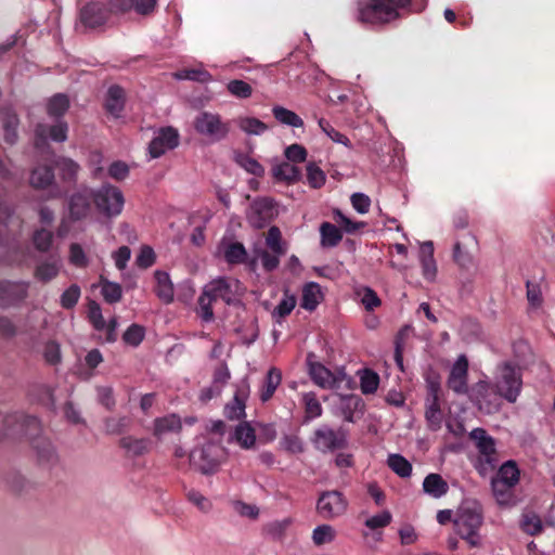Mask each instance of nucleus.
I'll return each mask as SVG.
<instances>
[{
  "label": "nucleus",
  "mask_w": 555,
  "mask_h": 555,
  "mask_svg": "<svg viewBox=\"0 0 555 555\" xmlns=\"http://www.w3.org/2000/svg\"><path fill=\"white\" fill-rule=\"evenodd\" d=\"M425 420L430 430L437 431L441 428L443 414L440 408L439 400H426Z\"/></svg>",
  "instance_id": "nucleus-31"
},
{
  "label": "nucleus",
  "mask_w": 555,
  "mask_h": 555,
  "mask_svg": "<svg viewBox=\"0 0 555 555\" xmlns=\"http://www.w3.org/2000/svg\"><path fill=\"white\" fill-rule=\"evenodd\" d=\"M154 275L156 280L155 293L157 297L165 304H170L173 300V286L170 282L169 274L158 270Z\"/></svg>",
  "instance_id": "nucleus-28"
},
{
  "label": "nucleus",
  "mask_w": 555,
  "mask_h": 555,
  "mask_svg": "<svg viewBox=\"0 0 555 555\" xmlns=\"http://www.w3.org/2000/svg\"><path fill=\"white\" fill-rule=\"evenodd\" d=\"M156 256L152 247L144 245L141 247L139 255L135 258V263L142 269H147L155 263Z\"/></svg>",
  "instance_id": "nucleus-63"
},
{
  "label": "nucleus",
  "mask_w": 555,
  "mask_h": 555,
  "mask_svg": "<svg viewBox=\"0 0 555 555\" xmlns=\"http://www.w3.org/2000/svg\"><path fill=\"white\" fill-rule=\"evenodd\" d=\"M411 0H369L359 2L357 20L360 23L386 24L400 17L399 9L410 4Z\"/></svg>",
  "instance_id": "nucleus-2"
},
{
  "label": "nucleus",
  "mask_w": 555,
  "mask_h": 555,
  "mask_svg": "<svg viewBox=\"0 0 555 555\" xmlns=\"http://www.w3.org/2000/svg\"><path fill=\"white\" fill-rule=\"evenodd\" d=\"M469 436L476 441L480 464L486 465V468L494 469L499 463L494 439L483 428L473 429Z\"/></svg>",
  "instance_id": "nucleus-11"
},
{
  "label": "nucleus",
  "mask_w": 555,
  "mask_h": 555,
  "mask_svg": "<svg viewBox=\"0 0 555 555\" xmlns=\"http://www.w3.org/2000/svg\"><path fill=\"white\" fill-rule=\"evenodd\" d=\"M509 483L500 481L495 478L491 480L492 493L501 505H508L513 503V488Z\"/></svg>",
  "instance_id": "nucleus-40"
},
{
  "label": "nucleus",
  "mask_w": 555,
  "mask_h": 555,
  "mask_svg": "<svg viewBox=\"0 0 555 555\" xmlns=\"http://www.w3.org/2000/svg\"><path fill=\"white\" fill-rule=\"evenodd\" d=\"M483 517L480 511L470 507H461L453 520L456 533L465 540L470 547H481L482 538L479 530Z\"/></svg>",
  "instance_id": "nucleus-3"
},
{
  "label": "nucleus",
  "mask_w": 555,
  "mask_h": 555,
  "mask_svg": "<svg viewBox=\"0 0 555 555\" xmlns=\"http://www.w3.org/2000/svg\"><path fill=\"white\" fill-rule=\"evenodd\" d=\"M490 393V384L486 380H479L472 389V399L476 402L480 410L483 409V404Z\"/></svg>",
  "instance_id": "nucleus-59"
},
{
  "label": "nucleus",
  "mask_w": 555,
  "mask_h": 555,
  "mask_svg": "<svg viewBox=\"0 0 555 555\" xmlns=\"http://www.w3.org/2000/svg\"><path fill=\"white\" fill-rule=\"evenodd\" d=\"M266 248L283 256L287 253V243L283 240L282 232L276 225L269 228L264 237Z\"/></svg>",
  "instance_id": "nucleus-33"
},
{
  "label": "nucleus",
  "mask_w": 555,
  "mask_h": 555,
  "mask_svg": "<svg viewBox=\"0 0 555 555\" xmlns=\"http://www.w3.org/2000/svg\"><path fill=\"white\" fill-rule=\"evenodd\" d=\"M307 180L311 188L320 189L324 185L326 176L324 171L314 163H309L307 165Z\"/></svg>",
  "instance_id": "nucleus-56"
},
{
  "label": "nucleus",
  "mask_w": 555,
  "mask_h": 555,
  "mask_svg": "<svg viewBox=\"0 0 555 555\" xmlns=\"http://www.w3.org/2000/svg\"><path fill=\"white\" fill-rule=\"evenodd\" d=\"M96 208L107 217L117 216L124 207V195L121 191L111 184H105L93 194Z\"/></svg>",
  "instance_id": "nucleus-7"
},
{
  "label": "nucleus",
  "mask_w": 555,
  "mask_h": 555,
  "mask_svg": "<svg viewBox=\"0 0 555 555\" xmlns=\"http://www.w3.org/2000/svg\"><path fill=\"white\" fill-rule=\"evenodd\" d=\"M105 431L108 435H121L131 426V420L128 416L107 417L104 420Z\"/></svg>",
  "instance_id": "nucleus-46"
},
{
  "label": "nucleus",
  "mask_w": 555,
  "mask_h": 555,
  "mask_svg": "<svg viewBox=\"0 0 555 555\" xmlns=\"http://www.w3.org/2000/svg\"><path fill=\"white\" fill-rule=\"evenodd\" d=\"M28 287L27 282L2 283V306L22 302L28 295Z\"/></svg>",
  "instance_id": "nucleus-20"
},
{
  "label": "nucleus",
  "mask_w": 555,
  "mask_h": 555,
  "mask_svg": "<svg viewBox=\"0 0 555 555\" xmlns=\"http://www.w3.org/2000/svg\"><path fill=\"white\" fill-rule=\"evenodd\" d=\"M248 385L244 383L235 392L233 400L224 408V415L229 420H241L245 417V400L248 396Z\"/></svg>",
  "instance_id": "nucleus-21"
},
{
  "label": "nucleus",
  "mask_w": 555,
  "mask_h": 555,
  "mask_svg": "<svg viewBox=\"0 0 555 555\" xmlns=\"http://www.w3.org/2000/svg\"><path fill=\"white\" fill-rule=\"evenodd\" d=\"M321 245L323 247H335L343 238L341 231L330 222H323L320 227Z\"/></svg>",
  "instance_id": "nucleus-37"
},
{
  "label": "nucleus",
  "mask_w": 555,
  "mask_h": 555,
  "mask_svg": "<svg viewBox=\"0 0 555 555\" xmlns=\"http://www.w3.org/2000/svg\"><path fill=\"white\" fill-rule=\"evenodd\" d=\"M272 114L274 118L283 125L292 126L295 128H300L304 126V120L295 112L283 106H274L272 108Z\"/></svg>",
  "instance_id": "nucleus-42"
},
{
  "label": "nucleus",
  "mask_w": 555,
  "mask_h": 555,
  "mask_svg": "<svg viewBox=\"0 0 555 555\" xmlns=\"http://www.w3.org/2000/svg\"><path fill=\"white\" fill-rule=\"evenodd\" d=\"M61 178L65 182H75L79 170V165L70 158L62 157L55 162Z\"/></svg>",
  "instance_id": "nucleus-43"
},
{
  "label": "nucleus",
  "mask_w": 555,
  "mask_h": 555,
  "mask_svg": "<svg viewBox=\"0 0 555 555\" xmlns=\"http://www.w3.org/2000/svg\"><path fill=\"white\" fill-rule=\"evenodd\" d=\"M522 386L520 369L506 362L500 366L495 382L496 392L508 402H515Z\"/></svg>",
  "instance_id": "nucleus-6"
},
{
  "label": "nucleus",
  "mask_w": 555,
  "mask_h": 555,
  "mask_svg": "<svg viewBox=\"0 0 555 555\" xmlns=\"http://www.w3.org/2000/svg\"><path fill=\"white\" fill-rule=\"evenodd\" d=\"M68 125L64 120H56L54 125L38 124L35 128L36 145L44 144L48 139L55 142L67 140Z\"/></svg>",
  "instance_id": "nucleus-14"
},
{
  "label": "nucleus",
  "mask_w": 555,
  "mask_h": 555,
  "mask_svg": "<svg viewBox=\"0 0 555 555\" xmlns=\"http://www.w3.org/2000/svg\"><path fill=\"white\" fill-rule=\"evenodd\" d=\"M319 126L322 131L334 142L344 144L347 147L351 146L350 140L339 131H337L327 120L324 118L319 119Z\"/></svg>",
  "instance_id": "nucleus-57"
},
{
  "label": "nucleus",
  "mask_w": 555,
  "mask_h": 555,
  "mask_svg": "<svg viewBox=\"0 0 555 555\" xmlns=\"http://www.w3.org/2000/svg\"><path fill=\"white\" fill-rule=\"evenodd\" d=\"M323 300L321 287L315 282H309L302 287L301 307L308 311H313Z\"/></svg>",
  "instance_id": "nucleus-26"
},
{
  "label": "nucleus",
  "mask_w": 555,
  "mask_h": 555,
  "mask_svg": "<svg viewBox=\"0 0 555 555\" xmlns=\"http://www.w3.org/2000/svg\"><path fill=\"white\" fill-rule=\"evenodd\" d=\"M80 298V287L77 284H72L66 291L61 295V306L64 309L74 308Z\"/></svg>",
  "instance_id": "nucleus-60"
},
{
  "label": "nucleus",
  "mask_w": 555,
  "mask_h": 555,
  "mask_svg": "<svg viewBox=\"0 0 555 555\" xmlns=\"http://www.w3.org/2000/svg\"><path fill=\"white\" fill-rule=\"evenodd\" d=\"M224 459V449L214 442H207L201 448L194 449L190 454L193 466L204 475L216 473Z\"/></svg>",
  "instance_id": "nucleus-4"
},
{
  "label": "nucleus",
  "mask_w": 555,
  "mask_h": 555,
  "mask_svg": "<svg viewBox=\"0 0 555 555\" xmlns=\"http://www.w3.org/2000/svg\"><path fill=\"white\" fill-rule=\"evenodd\" d=\"M392 516L389 511H383L365 520V526L371 530L384 528L391 522Z\"/></svg>",
  "instance_id": "nucleus-64"
},
{
  "label": "nucleus",
  "mask_w": 555,
  "mask_h": 555,
  "mask_svg": "<svg viewBox=\"0 0 555 555\" xmlns=\"http://www.w3.org/2000/svg\"><path fill=\"white\" fill-rule=\"evenodd\" d=\"M144 335L145 331L143 326L131 324L122 334V340L131 347H138L144 339Z\"/></svg>",
  "instance_id": "nucleus-55"
},
{
  "label": "nucleus",
  "mask_w": 555,
  "mask_h": 555,
  "mask_svg": "<svg viewBox=\"0 0 555 555\" xmlns=\"http://www.w3.org/2000/svg\"><path fill=\"white\" fill-rule=\"evenodd\" d=\"M310 375L312 380L322 388H332L336 383L333 373L320 363L311 364Z\"/></svg>",
  "instance_id": "nucleus-35"
},
{
  "label": "nucleus",
  "mask_w": 555,
  "mask_h": 555,
  "mask_svg": "<svg viewBox=\"0 0 555 555\" xmlns=\"http://www.w3.org/2000/svg\"><path fill=\"white\" fill-rule=\"evenodd\" d=\"M279 211L275 203L267 197L255 199L247 211V221L254 229H262L275 219Z\"/></svg>",
  "instance_id": "nucleus-8"
},
{
  "label": "nucleus",
  "mask_w": 555,
  "mask_h": 555,
  "mask_svg": "<svg viewBox=\"0 0 555 555\" xmlns=\"http://www.w3.org/2000/svg\"><path fill=\"white\" fill-rule=\"evenodd\" d=\"M253 253L255 259L260 260L261 266L266 272H273L276 270L280 266V258L283 257L281 254L264 249L262 247L254 248Z\"/></svg>",
  "instance_id": "nucleus-36"
},
{
  "label": "nucleus",
  "mask_w": 555,
  "mask_h": 555,
  "mask_svg": "<svg viewBox=\"0 0 555 555\" xmlns=\"http://www.w3.org/2000/svg\"><path fill=\"white\" fill-rule=\"evenodd\" d=\"M69 99L64 93H56L48 100L47 114L56 120L68 111Z\"/></svg>",
  "instance_id": "nucleus-34"
},
{
  "label": "nucleus",
  "mask_w": 555,
  "mask_h": 555,
  "mask_svg": "<svg viewBox=\"0 0 555 555\" xmlns=\"http://www.w3.org/2000/svg\"><path fill=\"white\" fill-rule=\"evenodd\" d=\"M3 424L5 428L2 429V436L26 437L38 466L52 469L59 464L56 449L50 439L42 435L41 423L37 417L14 413L7 415Z\"/></svg>",
  "instance_id": "nucleus-1"
},
{
  "label": "nucleus",
  "mask_w": 555,
  "mask_h": 555,
  "mask_svg": "<svg viewBox=\"0 0 555 555\" xmlns=\"http://www.w3.org/2000/svg\"><path fill=\"white\" fill-rule=\"evenodd\" d=\"M91 198L93 194L88 190L83 189L74 193L68 201L69 218L73 221H78L86 218L90 211Z\"/></svg>",
  "instance_id": "nucleus-16"
},
{
  "label": "nucleus",
  "mask_w": 555,
  "mask_h": 555,
  "mask_svg": "<svg viewBox=\"0 0 555 555\" xmlns=\"http://www.w3.org/2000/svg\"><path fill=\"white\" fill-rule=\"evenodd\" d=\"M313 443L321 452L345 449L348 446L347 431L344 428L334 430L328 426H322L314 431Z\"/></svg>",
  "instance_id": "nucleus-9"
},
{
  "label": "nucleus",
  "mask_w": 555,
  "mask_h": 555,
  "mask_svg": "<svg viewBox=\"0 0 555 555\" xmlns=\"http://www.w3.org/2000/svg\"><path fill=\"white\" fill-rule=\"evenodd\" d=\"M237 125L247 134H260L268 129L264 122L255 117H242L237 120Z\"/></svg>",
  "instance_id": "nucleus-53"
},
{
  "label": "nucleus",
  "mask_w": 555,
  "mask_h": 555,
  "mask_svg": "<svg viewBox=\"0 0 555 555\" xmlns=\"http://www.w3.org/2000/svg\"><path fill=\"white\" fill-rule=\"evenodd\" d=\"M18 125L20 119L15 112L10 108L2 109V137L10 145L16 143L18 139Z\"/></svg>",
  "instance_id": "nucleus-25"
},
{
  "label": "nucleus",
  "mask_w": 555,
  "mask_h": 555,
  "mask_svg": "<svg viewBox=\"0 0 555 555\" xmlns=\"http://www.w3.org/2000/svg\"><path fill=\"white\" fill-rule=\"evenodd\" d=\"M348 502L341 492L337 490L324 491L317 502V512L325 519H333L343 515Z\"/></svg>",
  "instance_id": "nucleus-10"
},
{
  "label": "nucleus",
  "mask_w": 555,
  "mask_h": 555,
  "mask_svg": "<svg viewBox=\"0 0 555 555\" xmlns=\"http://www.w3.org/2000/svg\"><path fill=\"white\" fill-rule=\"evenodd\" d=\"M118 446L129 457H139L147 454L152 448L150 438H137L134 436H124L119 439Z\"/></svg>",
  "instance_id": "nucleus-18"
},
{
  "label": "nucleus",
  "mask_w": 555,
  "mask_h": 555,
  "mask_svg": "<svg viewBox=\"0 0 555 555\" xmlns=\"http://www.w3.org/2000/svg\"><path fill=\"white\" fill-rule=\"evenodd\" d=\"M193 127L199 135L210 142L222 141L230 132V124L222 121L220 115L210 112H201L194 118Z\"/></svg>",
  "instance_id": "nucleus-5"
},
{
  "label": "nucleus",
  "mask_w": 555,
  "mask_h": 555,
  "mask_svg": "<svg viewBox=\"0 0 555 555\" xmlns=\"http://www.w3.org/2000/svg\"><path fill=\"white\" fill-rule=\"evenodd\" d=\"M223 256L229 263H243L246 260L247 251L242 243L223 244Z\"/></svg>",
  "instance_id": "nucleus-44"
},
{
  "label": "nucleus",
  "mask_w": 555,
  "mask_h": 555,
  "mask_svg": "<svg viewBox=\"0 0 555 555\" xmlns=\"http://www.w3.org/2000/svg\"><path fill=\"white\" fill-rule=\"evenodd\" d=\"M379 385V376L376 372L365 369L360 375V388L364 395L374 393Z\"/></svg>",
  "instance_id": "nucleus-51"
},
{
  "label": "nucleus",
  "mask_w": 555,
  "mask_h": 555,
  "mask_svg": "<svg viewBox=\"0 0 555 555\" xmlns=\"http://www.w3.org/2000/svg\"><path fill=\"white\" fill-rule=\"evenodd\" d=\"M203 291L206 292L214 301L221 299L225 304L230 305L234 300L232 285L225 278H218L210 281L204 286Z\"/></svg>",
  "instance_id": "nucleus-19"
},
{
  "label": "nucleus",
  "mask_w": 555,
  "mask_h": 555,
  "mask_svg": "<svg viewBox=\"0 0 555 555\" xmlns=\"http://www.w3.org/2000/svg\"><path fill=\"white\" fill-rule=\"evenodd\" d=\"M61 267L60 257H50L36 266L34 276L42 283H48L59 275Z\"/></svg>",
  "instance_id": "nucleus-23"
},
{
  "label": "nucleus",
  "mask_w": 555,
  "mask_h": 555,
  "mask_svg": "<svg viewBox=\"0 0 555 555\" xmlns=\"http://www.w3.org/2000/svg\"><path fill=\"white\" fill-rule=\"evenodd\" d=\"M234 439L243 449H250L256 442L255 430L248 423H241L235 428Z\"/></svg>",
  "instance_id": "nucleus-41"
},
{
  "label": "nucleus",
  "mask_w": 555,
  "mask_h": 555,
  "mask_svg": "<svg viewBox=\"0 0 555 555\" xmlns=\"http://www.w3.org/2000/svg\"><path fill=\"white\" fill-rule=\"evenodd\" d=\"M235 162L238 166L244 168L247 172L262 177L264 175V168L259 162L247 154L240 153L235 156Z\"/></svg>",
  "instance_id": "nucleus-50"
},
{
  "label": "nucleus",
  "mask_w": 555,
  "mask_h": 555,
  "mask_svg": "<svg viewBox=\"0 0 555 555\" xmlns=\"http://www.w3.org/2000/svg\"><path fill=\"white\" fill-rule=\"evenodd\" d=\"M54 170L48 165L36 166L29 175V184L36 190H46L54 184Z\"/></svg>",
  "instance_id": "nucleus-22"
},
{
  "label": "nucleus",
  "mask_w": 555,
  "mask_h": 555,
  "mask_svg": "<svg viewBox=\"0 0 555 555\" xmlns=\"http://www.w3.org/2000/svg\"><path fill=\"white\" fill-rule=\"evenodd\" d=\"M272 173L276 180L285 181L287 183L299 181L301 176L300 170L296 166L286 162L275 166L272 169Z\"/></svg>",
  "instance_id": "nucleus-38"
},
{
  "label": "nucleus",
  "mask_w": 555,
  "mask_h": 555,
  "mask_svg": "<svg viewBox=\"0 0 555 555\" xmlns=\"http://www.w3.org/2000/svg\"><path fill=\"white\" fill-rule=\"evenodd\" d=\"M335 537V529L330 525L318 526L312 532L313 543L318 546L331 543Z\"/></svg>",
  "instance_id": "nucleus-54"
},
{
  "label": "nucleus",
  "mask_w": 555,
  "mask_h": 555,
  "mask_svg": "<svg viewBox=\"0 0 555 555\" xmlns=\"http://www.w3.org/2000/svg\"><path fill=\"white\" fill-rule=\"evenodd\" d=\"M53 242V232L46 229L40 228L35 230L33 234V244L35 248L40 253H47L50 250Z\"/></svg>",
  "instance_id": "nucleus-48"
},
{
  "label": "nucleus",
  "mask_w": 555,
  "mask_h": 555,
  "mask_svg": "<svg viewBox=\"0 0 555 555\" xmlns=\"http://www.w3.org/2000/svg\"><path fill=\"white\" fill-rule=\"evenodd\" d=\"M69 262L77 268H86L89 264L88 257L78 243H72L69 246Z\"/></svg>",
  "instance_id": "nucleus-61"
},
{
  "label": "nucleus",
  "mask_w": 555,
  "mask_h": 555,
  "mask_svg": "<svg viewBox=\"0 0 555 555\" xmlns=\"http://www.w3.org/2000/svg\"><path fill=\"white\" fill-rule=\"evenodd\" d=\"M520 528L527 534L537 535L542 532L543 525L539 515L533 512H527L521 516Z\"/></svg>",
  "instance_id": "nucleus-45"
},
{
  "label": "nucleus",
  "mask_w": 555,
  "mask_h": 555,
  "mask_svg": "<svg viewBox=\"0 0 555 555\" xmlns=\"http://www.w3.org/2000/svg\"><path fill=\"white\" fill-rule=\"evenodd\" d=\"M297 304V298L294 294L289 292L288 288L283 291V297L280 300L279 305L272 311V318L276 322H281L282 319L286 318L292 313Z\"/></svg>",
  "instance_id": "nucleus-32"
},
{
  "label": "nucleus",
  "mask_w": 555,
  "mask_h": 555,
  "mask_svg": "<svg viewBox=\"0 0 555 555\" xmlns=\"http://www.w3.org/2000/svg\"><path fill=\"white\" fill-rule=\"evenodd\" d=\"M125 105V92L119 86H111L107 90L105 107L114 116H118L124 109Z\"/></svg>",
  "instance_id": "nucleus-27"
},
{
  "label": "nucleus",
  "mask_w": 555,
  "mask_h": 555,
  "mask_svg": "<svg viewBox=\"0 0 555 555\" xmlns=\"http://www.w3.org/2000/svg\"><path fill=\"white\" fill-rule=\"evenodd\" d=\"M423 489L427 494L438 499L448 492L449 486L439 474L433 473L425 477Z\"/></svg>",
  "instance_id": "nucleus-30"
},
{
  "label": "nucleus",
  "mask_w": 555,
  "mask_h": 555,
  "mask_svg": "<svg viewBox=\"0 0 555 555\" xmlns=\"http://www.w3.org/2000/svg\"><path fill=\"white\" fill-rule=\"evenodd\" d=\"M101 293L108 304L118 302L122 296V289L118 283L111 282L103 278H101Z\"/></svg>",
  "instance_id": "nucleus-49"
},
{
  "label": "nucleus",
  "mask_w": 555,
  "mask_h": 555,
  "mask_svg": "<svg viewBox=\"0 0 555 555\" xmlns=\"http://www.w3.org/2000/svg\"><path fill=\"white\" fill-rule=\"evenodd\" d=\"M179 145V133L173 127H164L153 138L149 145V152L153 158H158L167 151Z\"/></svg>",
  "instance_id": "nucleus-12"
},
{
  "label": "nucleus",
  "mask_w": 555,
  "mask_h": 555,
  "mask_svg": "<svg viewBox=\"0 0 555 555\" xmlns=\"http://www.w3.org/2000/svg\"><path fill=\"white\" fill-rule=\"evenodd\" d=\"M181 430L182 421L181 417L176 413L167 414L162 417H156L153 421L152 433L157 440H162V438L168 434H180Z\"/></svg>",
  "instance_id": "nucleus-17"
},
{
  "label": "nucleus",
  "mask_w": 555,
  "mask_h": 555,
  "mask_svg": "<svg viewBox=\"0 0 555 555\" xmlns=\"http://www.w3.org/2000/svg\"><path fill=\"white\" fill-rule=\"evenodd\" d=\"M43 358L46 362L50 365H56L61 362V348L56 341H48L44 345L43 349Z\"/></svg>",
  "instance_id": "nucleus-62"
},
{
  "label": "nucleus",
  "mask_w": 555,
  "mask_h": 555,
  "mask_svg": "<svg viewBox=\"0 0 555 555\" xmlns=\"http://www.w3.org/2000/svg\"><path fill=\"white\" fill-rule=\"evenodd\" d=\"M468 360L461 354L451 367L447 385L456 395H465L468 391Z\"/></svg>",
  "instance_id": "nucleus-13"
},
{
  "label": "nucleus",
  "mask_w": 555,
  "mask_h": 555,
  "mask_svg": "<svg viewBox=\"0 0 555 555\" xmlns=\"http://www.w3.org/2000/svg\"><path fill=\"white\" fill-rule=\"evenodd\" d=\"M520 472L515 461H507L499 468L496 475L493 477L500 481L516 486L519 481Z\"/></svg>",
  "instance_id": "nucleus-39"
},
{
  "label": "nucleus",
  "mask_w": 555,
  "mask_h": 555,
  "mask_svg": "<svg viewBox=\"0 0 555 555\" xmlns=\"http://www.w3.org/2000/svg\"><path fill=\"white\" fill-rule=\"evenodd\" d=\"M388 466L400 477L406 478L411 476V463L400 454H390L387 460Z\"/></svg>",
  "instance_id": "nucleus-47"
},
{
  "label": "nucleus",
  "mask_w": 555,
  "mask_h": 555,
  "mask_svg": "<svg viewBox=\"0 0 555 555\" xmlns=\"http://www.w3.org/2000/svg\"><path fill=\"white\" fill-rule=\"evenodd\" d=\"M111 12V9H106L103 3L90 2L81 8L79 17L86 27L94 28L103 25Z\"/></svg>",
  "instance_id": "nucleus-15"
},
{
  "label": "nucleus",
  "mask_w": 555,
  "mask_h": 555,
  "mask_svg": "<svg viewBox=\"0 0 555 555\" xmlns=\"http://www.w3.org/2000/svg\"><path fill=\"white\" fill-rule=\"evenodd\" d=\"M363 401L359 396L347 395L340 396L337 403V412L346 422H354V413L362 410Z\"/></svg>",
  "instance_id": "nucleus-24"
},
{
  "label": "nucleus",
  "mask_w": 555,
  "mask_h": 555,
  "mask_svg": "<svg viewBox=\"0 0 555 555\" xmlns=\"http://www.w3.org/2000/svg\"><path fill=\"white\" fill-rule=\"evenodd\" d=\"M281 371L276 367H271L266 375V378L260 390V400L262 402H267L272 398L276 388L281 384Z\"/></svg>",
  "instance_id": "nucleus-29"
},
{
  "label": "nucleus",
  "mask_w": 555,
  "mask_h": 555,
  "mask_svg": "<svg viewBox=\"0 0 555 555\" xmlns=\"http://www.w3.org/2000/svg\"><path fill=\"white\" fill-rule=\"evenodd\" d=\"M214 302L215 301L212 300V298L206 292L203 291L197 299L198 306L196 312L204 322H211L214 320Z\"/></svg>",
  "instance_id": "nucleus-52"
},
{
  "label": "nucleus",
  "mask_w": 555,
  "mask_h": 555,
  "mask_svg": "<svg viewBox=\"0 0 555 555\" xmlns=\"http://www.w3.org/2000/svg\"><path fill=\"white\" fill-rule=\"evenodd\" d=\"M227 89L232 95L238 99H247L253 93L251 86L246 81L240 79H233L229 81L227 85Z\"/></svg>",
  "instance_id": "nucleus-58"
}]
</instances>
